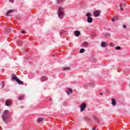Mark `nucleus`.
I'll return each mask as SVG.
<instances>
[{
    "instance_id": "obj_1",
    "label": "nucleus",
    "mask_w": 130,
    "mask_h": 130,
    "mask_svg": "<svg viewBox=\"0 0 130 130\" xmlns=\"http://www.w3.org/2000/svg\"><path fill=\"white\" fill-rule=\"evenodd\" d=\"M3 121H5V122H7V121H9V120H10V115H9L8 110H6L4 111L3 116Z\"/></svg>"
},
{
    "instance_id": "obj_2",
    "label": "nucleus",
    "mask_w": 130,
    "mask_h": 130,
    "mask_svg": "<svg viewBox=\"0 0 130 130\" xmlns=\"http://www.w3.org/2000/svg\"><path fill=\"white\" fill-rule=\"evenodd\" d=\"M58 15L60 19H62L64 16L63 13V8L62 7H59L58 9Z\"/></svg>"
},
{
    "instance_id": "obj_3",
    "label": "nucleus",
    "mask_w": 130,
    "mask_h": 130,
    "mask_svg": "<svg viewBox=\"0 0 130 130\" xmlns=\"http://www.w3.org/2000/svg\"><path fill=\"white\" fill-rule=\"evenodd\" d=\"M87 107V104L86 103H83L80 106V111L83 112L85 110V108Z\"/></svg>"
},
{
    "instance_id": "obj_4",
    "label": "nucleus",
    "mask_w": 130,
    "mask_h": 130,
    "mask_svg": "<svg viewBox=\"0 0 130 130\" xmlns=\"http://www.w3.org/2000/svg\"><path fill=\"white\" fill-rule=\"evenodd\" d=\"M81 45L82 47L87 48V47H89V43H88L87 42H84L81 44Z\"/></svg>"
},
{
    "instance_id": "obj_5",
    "label": "nucleus",
    "mask_w": 130,
    "mask_h": 130,
    "mask_svg": "<svg viewBox=\"0 0 130 130\" xmlns=\"http://www.w3.org/2000/svg\"><path fill=\"white\" fill-rule=\"evenodd\" d=\"M93 15L94 17H99L100 16V11L99 10H95L93 12Z\"/></svg>"
},
{
    "instance_id": "obj_6",
    "label": "nucleus",
    "mask_w": 130,
    "mask_h": 130,
    "mask_svg": "<svg viewBox=\"0 0 130 130\" xmlns=\"http://www.w3.org/2000/svg\"><path fill=\"white\" fill-rule=\"evenodd\" d=\"M5 105L6 106H11L12 105V101L7 100L5 102Z\"/></svg>"
},
{
    "instance_id": "obj_7",
    "label": "nucleus",
    "mask_w": 130,
    "mask_h": 130,
    "mask_svg": "<svg viewBox=\"0 0 130 130\" xmlns=\"http://www.w3.org/2000/svg\"><path fill=\"white\" fill-rule=\"evenodd\" d=\"M12 81H16V82L18 81V77H17V76H16V75L15 74H12Z\"/></svg>"
},
{
    "instance_id": "obj_8",
    "label": "nucleus",
    "mask_w": 130,
    "mask_h": 130,
    "mask_svg": "<svg viewBox=\"0 0 130 130\" xmlns=\"http://www.w3.org/2000/svg\"><path fill=\"white\" fill-rule=\"evenodd\" d=\"M87 23L91 24V23H93V18L92 17H87Z\"/></svg>"
},
{
    "instance_id": "obj_9",
    "label": "nucleus",
    "mask_w": 130,
    "mask_h": 130,
    "mask_svg": "<svg viewBox=\"0 0 130 130\" xmlns=\"http://www.w3.org/2000/svg\"><path fill=\"white\" fill-rule=\"evenodd\" d=\"M66 92L68 95H70V94H72V93H73V89H72V88H68Z\"/></svg>"
},
{
    "instance_id": "obj_10",
    "label": "nucleus",
    "mask_w": 130,
    "mask_h": 130,
    "mask_svg": "<svg viewBox=\"0 0 130 130\" xmlns=\"http://www.w3.org/2000/svg\"><path fill=\"white\" fill-rule=\"evenodd\" d=\"M74 34L76 37H79L81 34V32H80V31L76 30L74 32Z\"/></svg>"
},
{
    "instance_id": "obj_11",
    "label": "nucleus",
    "mask_w": 130,
    "mask_h": 130,
    "mask_svg": "<svg viewBox=\"0 0 130 130\" xmlns=\"http://www.w3.org/2000/svg\"><path fill=\"white\" fill-rule=\"evenodd\" d=\"M126 6V5H125V3H124L123 4H121L120 5V8L121 11H123V8H125Z\"/></svg>"
},
{
    "instance_id": "obj_12",
    "label": "nucleus",
    "mask_w": 130,
    "mask_h": 130,
    "mask_svg": "<svg viewBox=\"0 0 130 130\" xmlns=\"http://www.w3.org/2000/svg\"><path fill=\"white\" fill-rule=\"evenodd\" d=\"M47 77H46V76H43L41 78V80L42 82H44L45 81H47Z\"/></svg>"
},
{
    "instance_id": "obj_13",
    "label": "nucleus",
    "mask_w": 130,
    "mask_h": 130,
    "mask_svg": "<svg viewBox=\"0 0 130 130\" xmlns=\"http://www.w3.org/2000/svg\"><path fill=\"white\" fill-rule=\"evenodd\" d=\"M17 83H18V84H19V85H23L24 82L22 81H21L20 79H18V80H17V81H16Z\"/></svg>"
},
{
    "instance_id": "obj_14",
    "label": "nucleus",
    "mask_w": 130,
    "mask_h": 130,
    "mask_svg": "<svg viewBox=\"0 0 130 130\" xmlns=\"http://www.w3.org/2000/svg\"><path fill=\"white\" fill-rule=\"evenodd\" d=\"M112 104L113 106H115V105H116V101H115L114 99H112Z\"/></svg>"
},
{
    "instance_id": "obj_15",
    "label": "nucleus",
    "mask_w": 130,
    "mask_h": 130,
    "mask_svg": "<svg viewBox=\"0 0 130 130\" xmlns=\"http://www.w3.org/2000/svg\"><path fill=\"white\" fill-rule=\"evenodd\" d=\"M101 46L102 47H106V46H107V44H106V42H103L101 44Z\"/></svg>"
},
{
    "instance_id": "obj_16",
    "label": "nucleus",
    "mask_w": 130,
    "mask_h": 130,
    "mask_svg": "<svg viewBox=\"0 0 130 130\" xmlns=\"http://www.w3.org/2000/svg\"><path fill=\"white\" fill-rule=\"evenodd\" d=\"M14 10H9L7 12V16H10V15H11V14H12V13H13V12H14Z\"/></svg>"
},
{
    "instance_id": "obj_17",
    "label": "nucleus",
    "mask_w": 130,
    "mask_h": 130,
    "mask_svg": "<svg viewBox=\"0 0 130 130\" xmlns=\"http://www.w3.org/2000/svg\"><path fill=\"white\" fill-rule=\"evenodd\" d=\"M118 17L117 16L114 17L112 19V21L114 22L115 21H117Z\"/></svg>"
},
{
    "instance_id": "obj_18",
    "label": "nucleus",
    "mask_w": 130,
    "mask_h": 130,
    "mask_svg": "<svg viewBox=\"0 0 130 130\" xmlns=\"http://www.w3.org/2000/svg\"><path fill=\"white\" fill-rule=\"evenodd\" d=\"M42 121H43V118H39L38 119V122L40 123Z\"/></svg>"
},
{
    "instance_id": "obj_19",
    "label": "nucleus",
    "mask_w": 130,
    "mask_h": 130,
    "mask_svg": "<svg viewBox=\"0 0 130 130\" xmlns=\"http://www.w3.org/2000/svg\"><path fill=\"white\" fill-rule=\"evenodd\" d=\"M24 99V95H21L18 97V100H23Z\"/></svg>"
},
{
    "instance_id": "obj_20",
    "label": "nucleus",
    "mask_w": 130,
    "mask_h": 130,
    "mask_svg": "<svg viewBox=\"0 0 130 130\" xmlns=\"http://www.w3.org/2000/svg\"><path fill=\"white\" fill-rule=\"evenodd\" d=\"M80 53H84L85 52V49H81L79 51Z\"/></svg>"
},
{
    "instance_id": "obj_21",
    "label": "nucleus",
    "mask_w": 130,
    "mask_h": 130,
    "mask_svg": "<svg viewBox=\"0 0 130 130\" xmlns=\"http://www.w3.org/2000/svg\"><path fill=\"white\" fill-rule=\"evenodd\" d=\"M121 48L120 47V46H117L115 47V50H120Z\"/></svg>"
},
{
    "instance_id": "obj_22",
    "label": "nucleus",
    "mask_w": 130,
    "mask_h": 130,
    "mask_svg": "<svg viewBox=\"0 0 130 130\" xmlns=\"http://www.w3.org/2000/svg\"><path fill=\"white\" fill-rule=\"evenodd\" d=\"M86 16L88 17L87 18L92 17V15H91V13H88L86 14Z\"/></svg>"
},
{
    "instance_id": "obj_23",
    "label": "nucleus",
    "mask_w": 130,
    "mask_h": 130,
    "mask_svg": "<svg viewBox=\"0 0 130 130\" xmlns=\"http://www.w3.org/2000/svg\"><path fill=\"white\" fill-rule=\"evenodd\" d=\"M63 0H57V4H61Z\"/></svg>"
},
{
    "instance_id": "obj_24",
    "label": "nucleus",
    "mask_w": 130,
    "mask_h": 130,
    "mask_svg": "<svg viewBox=\"0 0 130 130\" xmlns=\"http://www.w3.org/2000/svg\"><path fill=\"white\" fill-rule=\"evenodd\" d=\"M63 70V71H67L68 70H71V69L69 67H64Z\"/></svg>"
},
{
    "instance_id": "obj_25",
    "label": "nucleus",
    "mask_w": 130,
    "mask_h": 130,
    "mask_svg": "<svg viewBox=\"0 0 130 130\" xmlns=\"http://www.w3.org/2000/svg\"><path fill=\"white\" fill-rule=\"evenodd\" d=\"M110 46H111V47H113L114 46V44L113 43H110Z\"/></svg>"
},
{
    "instance_id": "obj_26",
    "label": "nucleus",
    "mask_w": 130,
    "mask_h": 130,
    "mask_svg": "<svg viewBox=\"0 0 130 130\" xmlns=\"http://www.w3.org/2000/svg\"><path fill=\"white\" fill-rule=\"evenodd\" d=\"M2 88H4V87H5V82H2Z\"/></svg>"
},
{
    "instance_id": "obj_27",
    "label": "nucleus",
    "mask_w": 130,
    "mask_h": 130,
    "mask_svg": "<svg viewBox=\"0 0 130 130\" xmlns=\"http://www.w3.org/2000/svg\"><path fill=\"white\" fill-rule=\"evenodd\" d=\"M9 1L10 2V3H11V4H14V0H9Z\"/></svg>"
},
{
    "instance_id": "obj_28",
    "label": "nucleus",
    "mask_w": 130,
    "mask_h": 130,
    "mask_svg": "<svg viewBox=\"0 0 130 130\" xmlns=\"http://www.w3.org/2000/svg\"><path fill=\"white\" fill-rule=\"evenodd\" d=\"M22 34H25L26 33V31H25L24 30H22Z\"/></svg>"
},
{
    "instance_id": "obj_29",
    "label": "nucleus",
    "mask_w": 130,
    "mask_h": 130,
    "mask_svg": "<svg viewBox=\"0 0 130 130\" xmlns=\"http://www.w3.org/2000/svg\"><path fill=\"white\" fill-rule=\"evenodd\" d=\"M93 118L94 119H97V117L96 116H93Z\"/></svg>"
},
{
    "instance_id": "obj_30",
    "label": "nucleus",
    "mask_w": 130,
    "mask_h": 130,
    "mask_svg": "<svg viewBox=\"0 0 130 130\" xmlns=\"http://www.w3.org/2000/svg\"><path fill=\"white\" fill-rule=\"evenodd\" d=\"M22 42H21V41H19V42H18V45L19 46H21V45L20 44V43H21Z\"/></svg>"
},
{
    "instance_id": "obj_31",
    "label": "nucleus",
    "mask_w": 130,
    "mask_h": 130,
    "mask_svg": "<svg viewBox=\"0 0 130 130\" xmlns=\"http://www.w3.org/2000/svg\"><path fill=\"white\" fill-rule=\"evenodd\" d=\"M123 28H126V25H124L123 26Z\"/></svg>"
},
{
    "instance_id": "obj_32",
    "label": "nucleus",
    "mask_w": 130,
    "mask_h": 130,
    "mask_svg": "<svg viewBox=\"0 0 130 130\" xmlns=\"http://www.w3.org/2000/svg\"><path fill=\"white\" fill-rule=\"evenodd\" d=\"M107 36H110V34H107Z\"/></svg>"
},
{
    "instance_id": "obj_33",
    "label": "nucleus",
    "mask_w": 130,
    "mask_h": 130,
    "mask_svg": "<svg viewBox=\"0 0 130 130\" xmlns=\"http://www.w3.org/2000/svg\"><path fill=\"white\" fill-rule=\"evenodd\" d=\"M96 129V128L95 127H94V128H93V129H92V130H95Z\"/></svg>"
},
{
    "instance_id": "obj_34",
    "label": "nucleus",
    "mask_w": 130,
    "mask_h": 130,
    "mask_svg": "<svg viewBox=\"0 0 130 130\" xmlns=\"http://www.w3.org/2000/svg\"><path fill=\"white\" fill-rule=\"evenodd\" d=\"M100 95H103V93H100Z\"/></svg>"
},
{
    "instance_id": "obj_35",
    "label": "nucleus",
    "mask_w": 130,
    "mask_h": 130,
    "mask_svg": "<svg viewBox=\"0 0 130 130\" xmlns=\"http://www.w3.org/2000/svg\"><path fill=\"white\" fill-rule=\"evenodd\" d=\"M9 26H8V27H7V29H9Z\"/></svg>"
},
{
    "instance_id": "obj_36",
    "label": "nucleus",
    "mask_w": 130,
    "mask_h": 130,
    "mask_svg": "<svg viewBox=\"0 0 130 130\" xmlns=\"http://www.w3.org/2000/svg\"><path fill=\"white\" fill-rule=\"evenodd\" d=\"M50 101H51V99L50 100Z\"/></svg>"
}]
</instances>
